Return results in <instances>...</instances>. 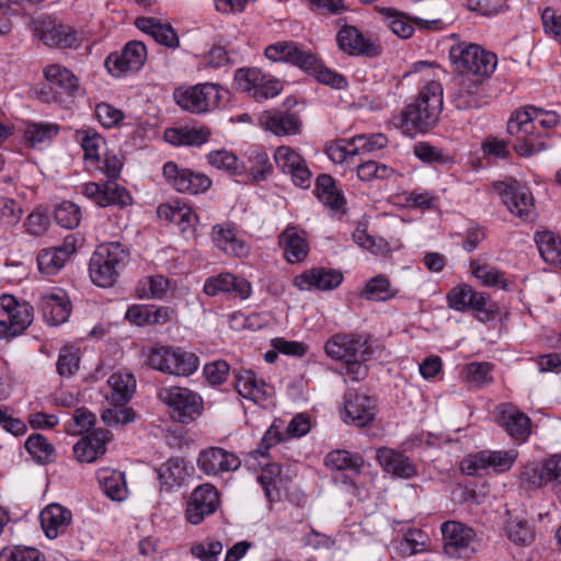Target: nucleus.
<instances>
[{
  "mask_svg": "<svg viewBox=\"0 0 561 561\" xmlns=\"http://www.w3.org/2000/svg\"><path fill=\"white\" fill-rule=\"evenodd\" d=\"M414 72H420L421 87L415 102L409 104L401 113L402 125L408 129L427 131L433 128L443 110V70L424 61L414 64Z\"/></svg>",
  "mask_w": 561,
  "mask_h": 561,
  "instance_id": "obj_1",
  "label": "nucleus"
},
{
  "mask_svg": "<svg viewBox=\"0 0 561 561\" xmlns=\"http://www.w3.org/2000/svg\"><path fill=\"white\" fill-rule=\"evenodd\" d=\"M560 117L554 111H545L535 106H527L514 112L507 122V131L516 137L514 150L523 157H530L547 148L538 126L545 130L554 128Z\"/></svg>",
  "mask_w": 561,
  "mask_h": 561,
  "instance_id": "obj_2",
  "label": "nucleus"
},
{
  "mask_svg": "<svg viewBox=\"0 0 561 561\" xmlns=\"http://www.w3.org/2000/svg\"><path fill=\"white\" fill-rule=\"evenodd\" d=\"M127 252L119 242L100 244L89 263L91 280L99 287L113 286L124 267Z\"/></svg>",
  "mask_w": 561,
  "mask_h": 561,
  "instance_id": "obj_3",
  "label": "nucleus"
},
{
  "mask_svg": "<svg viewBox=\"0 0 561 561\" xmlns=\"http://www.w3.org/2000/svg\"><path fill=\"white\" fill-rule=\"evenodd\" d=\"M147 365L162 374L191 376L199 366V358L181 347L156 344L147 351Z\"/></svg>",
  "mask_w": 561,
  "mask_h": 561,
  "instance_id": "obj_4",
  "label": "nucleus"
},
{
  "mask_svg": "<svg viewBox=\"0 0 561 561\" xmlns=\"http://www.w3.org/2000/svg\"><path fill=\"white\" fill-rule=\"evenodd\" d=\"M449 58L460 76H472L484 79L496 68V55L485 51L477 44L458 43L451 46Z\"/></svg>",
  "mask_w": 561,
  "mask_h": 561,
  "instance_id": "obj_5",
  "label": "nucleus"
},
{
  "mask_svg": "<svg viewBox=\"0 0 561 561\" xmlns=\"http://www.w3.org/2000/svg\"><path fill=\"white\" fill-rule=\"evenodd\" d=\"M227 91L216 83H198L190 88L174 91L176 104L184 111L202 114L218 108Z\"/></svg>",
  "mask_w": 561,
  "mask_h": 561,
  "instance_id": "obj_6",
  "label": "nucleus"
},
{
  "mask_svg": "<svg viewBox=\"0 0 561 561\" xmlns=\"http://www.w3.org/2000/svg\"><path fill=\"white\" fill-rule=\"evenodd\" d=\"M157 396L162 403L171 408L172 417L183 424L195 421L204 409L202 397L185 387H162Z\"/></svg>",
  "mask_w": 561,
  "mask_h": 561,
  "instance_id": "obj_7",
  "label": "nucleus"
},
{
  "mask_svg": "<svg viewBox=\"0 0 561 561\" xmlns=\"http://www.w3.org/2000/svg\"><path fill=\"white\" fill-rule=\"evenodd\" d=\"M0 339L11 340L25 332L34 320L33 307L24 300H18L12 295L0 297Z\"/></svg>",
  "mask_w": 561,
  "mask_h": 561,
  "instance_id": "obj_8",
  "label": "nucleus"
},
{
  "mask_svg": "<svg viewBox=\"0 0 561 561\" xmlns=\"http://www.w3.org/2000/svg\"><path fill=\"white\" fill-rule=\"evenodd\" d=\"M492 187L506 205L510 213L524 221L535 219V199L528 187L513 179L494 182Z\"/></svg>",
  "mask_w": 561,
  "mask_h": 561,
  "instance_id": "obj_9",
  "label": "nucleus"
},
{
  "mask_svg": "<svg viewBox=\"0 0 561 561\" xmlns=\"http://www.w3.org/2000/svg\"><path fill=\"white\" fill-rule=\"evenodd\" d=\"M517 457L516 449L481 450L467 456L461 462V470L468 476H481L490 470L501 474L513 467Z\"/></svg>",
  "mask_w": 561,
  "mask_h": 561,
  "instance_id": "obj_10",
  "label": "nucleus"
},
{
  "mask_svg": "<svg viewBox=\"0 0 561 561\" xmlns=\"http://www.w3.org/2000/svg\"><path fill=\"white\" fill-rule=\"evenodd\" d=\"M32 25L35 36L49 47L73 48L80 44L76 30L57 22L50 15H38L32 21Z\"/></svg>",
  "mask_w": 561,
  "mask_h": 561,
  "instance_id": "obj_11",
  "label": "nucleus"
},
{
  "mask_svg": "<svg viewBox=\"0 0 561 561\" xmlns=\"http://www.w3.org/2000/svg\"><path fill=\"white\" fill-rule=\"evenodd\" d=\"M238 88L257 102L275 98L283 90L277 79L267 78L256 68H240L234 73Z\"/></svg>",
  "mask_w": 561,
  "mask_h": 561,
  "instance_id": "obj_12",
  "label": "nucleus"
},
{
  "mask_svg": "<svg viewBox=\"0 0 561 561\" xmlns=\"http://www.w3.org/2000/svg\"><path fill=\"white\" fill-rule=\"evenodd\" d=\"M327 356L343 363L367 360L370 356L369 346L359 334L337 333L332 335L324 344Z\"/></svg>",
  "mask_w": 561,
  "mask_h": 561,
  "instance_id": "obj_13",
  "label": "nucleus"
},
{
  "mask_svg": "<svg viewBox=\"0 0 561 561\" xmlns=\"http://www.w3.org/2000/svg\"><path fill=\"white\" fill-rule=\"evenodd\" d=\"M444 551L455 559L470 558L476 552V533L472 528L455 520H448L440 527Z\"/></svg>",
  "mask_w": 561,
  "mask_h": 561,
  "instance_id": "obj_14",
  "label": "nucleus"
},
{
  "mask_svg": "<svg viewBox=\"0 0 561 561\" xmlns=\"http://www.w3.org/2000/svg\"><path fill=\"white\" fill-rule=\"evenodd\" d=\"M162 173L168 184L180 193L202 194L211 185V180L206 174L180 168L173 161L164 163Z\"/></svg>",
  "mask_w": 561,
  "mask_h": 561,
  "instance_id": "obj_15",
  "label": "nucleus"
},
{
  "mask_svg": "<svg viewBox=\"0 0 561 561\" xmlns=\"http://www.w3.org/2000/svg\"><path fill=\"white\" fill-rule=\"evenodd\" d=\"M264 55L273 62H287L304 70L314 69L317 65V57L293 41L271 44L265 48Z\"/></svg>",
  "mask_w": 561,
  "mask_h": 561,
  "instance_id": "obj_16",
  "label": "nucleus"
},
{
  "mask_svg": "<svg viewBox=\"0 0 561 561\" xmlns=\"http://www.w3.org/2000/svg\"><path fill=\"white\" fill-rule=\"evenodd\" d=\"M147 60L146 45L138 41L128 42L121 53H112L105 59V67L113 76L139 71Z\"/></svg>",
  "mask_w": 561,
  "mask_h": 561,
  "instance_id": "obj_17",
  "label": "nucleus"
},
{
  "mask_svg": "<svg viewBox=\"0 0 561 561\" xmlns=\"http://www.w3.org/2000/svg\"><path fill=\"white\" fill-rule=\"evenodd\" d=\"M219 492L215 485L204 483L191 493L185 516L192 525L201 524L207 516L213 515L219 507Z\"/></svg>",
  "mask_w": 561,
  "mask_h": 561,
  "instance_id": "obj_18",
  "label": "nucleus"
},
{
  "mask_svg": "<svg viewBox=\"0 0 561 561\" xmlns=\"http://www.w3.org/2000/svg\"><path fill=\"white\" fill-rule=\"evenodd\" d=\"M274 160L283 173L290 175L296 186L310 187L312 173L298 151L287 146H280L275 150Z\"/></svg>",
  "mask_w": 561,
  "mask_h": 561,
  "instance_id": "obj_19",
  "label": "nucleus"
},
{
  "mask_svg": "<svg viewBox=\"0 0 561 561\" xmlns=\"http://www.w3.org/2000/svg\"><path fill=\"white\" fill-rule=\"evenodd\" d=\"M484 79L472 76H460L458 87L453 93L451 102L460 111L479 108L486 104Z\"/></svg>",
  "mask_w": 561,
  "mask_h": 561,
  "instance_id": "obj_20",
  "label": "nucleus"
},
{
  "mask_svg": "<svg viewBox=\"0 0 561 561\" xmlns=\"http://www.w3.org/2000/svg\"><path fill=\"white\" fill-rule=\"evenodd\" d=\"M337 47L350 56L376 57L381 49L370 38L366 37L357 27L343 25L336 34Z\"/></svg>",
  "mask_w": 561,
  "mask_h": 561,
  "instance_id": "obj_21",
  "label": "nucleus"
},
{
  "mask_svg": "<svg viewBox=\"0 0 561 561\" xmlns=\"http://www.w3.org/2000/svg\"><path fill=\"white\" fill-rule=\"evenodd\" d=\"M203 290L207 296L228 294L240 300H245L252 294V285L243 277L226 272L208 277L204 283Z\"/></svg>",
  "mask_w": 561,
  "mask_h": 561,
  "instance_id": "obj_22",
  "label": "nucleus"
},
{
  "mask_svg": "<svg viewBox=\"0 0 561 561\" xmlns=\"http://www.w3.org/2000/svg\"><path fill=\"white\" fill-rule=\"evenodd\" d=\"M241 465L240 458L220 447H209L198 455L197 466L207 476L237 470Z\"/></svg>",
  "mask_w": 561,
  "mask_h": 561,
  "instance_id": "obj_23",
  "label": "nucleus"
},
{
  "mask_svg": "<svg viewBox=\"0 0 561 561\" xmlns=\"http://www.w3.org/2000/svg\"><path fill=\"white\" fill-rule=\"evenodd\" d=\"M176 310L170 306L131 305L128 307L125 319L137 327L161 325L171 321Z\"/></svg>",
  "mask_w": 561,
  "mask_h": 561,
  "instance_id": "obj_24",
  "label": "nucleus"
},
{
  "mask_svg": "<svg viewBox=\"0 0 561 561\" xmlns=\"http://www.w3.org/2000/svg\"><path fill=\"white\" fill-rule=\"evenodd\" d=\"M375 415L376 404L373 398L351 391L345 394L343 415L345 423L363 427L373 422Z\"/></svg>",
  "mask_w": 561,
  "mask_h": 561,
  "instance_id": "obj_25",
  "label": "nucleus"
},
{
  "mask_svg": "<svg viewBox=\"0 0 561 561\" xmlns=\"http://www.w3.org/2000/svg\"><path fill=\"white\" fill-rule=\"evenodd\" d=\"M210 236L216 248L229 256L241 259L250 254V244L238 234L230 224L213 226Z\"/></svg>",
  "mask_w": 561,
  "mask_h": 561,
  "instance_id": "obj_26",
  "label": "nucleus"
},
{
  "mask_svg": "<svg viewBox=\"0 0 561 561\" xmlns=\"http://www.w3.org/2000/svg\"><path fill=\"white\" fill-rule=\"evenodd\" d=\"M447 305L450 309L465 312L477 311L486 312L488 296L484 293L474 290L468 284H458L453 287L446 296Z\"/></svg>",
  "mask_w": 561,
  "mask_h": 561,
  "instance_id": "obj_27",
  "label": "nucleus"
},
{
  "mask_svg": "<svg viewBox=\"0 0 561 561\" xmlns=\"http://www.w3.org/2000/svg\"><path fill=\"white\" fill-rule=\"evenodd\" d=\"M343 275L340 271L316 267L297 275L294 285L300 290H332L340 286Z\"/></svg>",
  "mask_w": 561,
  "mask_h": 561,
  "instance_id": "obj_28",
  "label": "nucleus"
},
{
  "mask_svg": "<svg viewBox=\"0 0 561 561\" xmlns=\"http://www.w3.org/2000/svg\"><path fill=\"white\" fill-rule=\"evenodd\" d=\"M157 213L159 218L176 225L183 234L187 237L194 236L198 217L192 207L185 203L176 199L161 204Z\"/></svg>",
  "mask_w": 561,
  "mask_h": 561,
  "instance_id": "obj_29",
  "label": "nucleus"
},
{
  "mask_svg": "<svg viewBox=\"0 0 561 561\" xmlns=\"http://www.w3.org/2000/svg\"><path fill=\"white\" fill-rule=\"evenodd\" d=\"M75 252L76 239L73 237H67L58 247L41 250L37 254L39 272L47 276L56 275Z\"/></svg>",
  "mask_w": 561,
  "mask_h": 561,
  "instance_id": "obj_30",
  "label": "nucleus"
},
{
  "mask_svg": "<svg viewBox=\"0 0 561 561\" xmlns=\"http://www.w3.org/2000/svg\"><path fill=\"white\" fill-rule=\"evenodd\" d=\"M375 10L383 16L387 26L400 38L408 39L414 34V24L419 27H428L435 24L437 20H424L421 18H410L403 12L392 8L376 7Z\"/></svg>",
  "mask_w": 561,
  "mask_h": 561,
  "instance_id": "obj_31",
  "label": "nucleus"
},
{
  "mask_svg": "<svg viewBox=\"0 0 561 561\" xmlns=\"http://www.w3.org/2000/svg\"><path fill=\"white\" fill-rule=\"evenodd\" d=\"M38 307L49 325L65 323L71 313L70 300L61 289L43 294Z\"/></svg>",
  "mask_w": 561,
  "mask_h": 561,
  "instance_id": "obj_32",
  "label": "nucleus"
},
{
  "mask_svg": "<svg viewBox=\"0 0 561 561\" xmlns=\"http://www.w3.org/2000/svg\"><path fill=\"white\" fill-rule=\"evenodd\" d=\"M110 439L111 433L108 431L96 428L73 445V455L79 462H94L105 454L106 443Z\"/></svg>",
  "mask_w": 561,
  "mask_h": 561,
  "instance_id": "obj_33",
  "label": "nucleus"
},
{
  "mask_svg": "<svg viewBox=\"0 0 561 561\" xmlns=\"http://www.w3.org/2000/svg\"><path fill=\"white\" fill-rule=\"evenodd\" d=\"M234 379L238 393L247 400L261 404L271 396V387L250 369L238 370Z\"/></svg>",
  "mask_w": 561,
  "mask_h": 561,
  "instance_id": "obj_34",
  "label": "nucleus"
},
{
  "mask_svg": "<svg viewBox=\"0 0 561 561\" xmlns=\"http://www.w3.org/2000/svg\"><path fill=\"white\" fill-rule=\"evenodd\" d=\"M71 522V511L60 504H49L41 513V525L45 536L49 539L66 534Z\"/></svg>",
  "mask_w": 561,
  "mask_h": 561,
  "instance_id": "obj_35",
  "label": "nucleus"
},
{
  "mask_svg": "<svg viewBox=\"0 0 561 561\" xmlns=\"http://www.w3.org/2000/svg\"><path fill=\"white\" fill-rule=\"evenodd\" d=\"M376 458L382 469L393 477L411 479L416 474V468L409 457L392 448H379Z\"/></svg>",
  "mask_w": 561,
  "mask_h": 561,
  "instance_id": "obj_36",
  "label": "nucleus"
},
{
  "mask_svg": "<svg viewBox=\"0 0 561 561\" xmlns=\"http://www.w3.org/2000/svg\"><path fill=\"white\" fill-rule=\"evenodd\" d=\"M278 244L283 250L286 261L291 264L302 262L309 253L305 232L300 231L296 226H288L279 234Z\"/></svg>",
  "mask_w": 561,
  "mask_h": 561,
  "instance_id": "obj_37",
  "label": "nucleus"
},
{
  "mask_svg": "<svg viewBox=\"0 0 561 561\" xmlns=\"http://www.w3.org/2000/svg\"><path fill=\"white\" fill-rule=\"evenodd\" d=\"M136 390V379L127 371H116L107 379L106 399L116 407H125Z\"/></svg>",
  "mask_w": 561,
  "mask_h": 561,
  "instance_id": "obj_38",
  "label": "nucleus"
},
{
  "mask_svg": "<svg viewBox=\"0 0 561 561\" xmlns=\"http://www.w3.org/2000/svg\"><path fill=\"white\" fill-rule=\"evenodd\" d=\"M499 422L507 434L517 440L524 442L530 434V419L514 405L500 407Z\"/></svg>",
  "mask_w": 561,
  "mask_h": 561,
  "instance_id": "obj_39",
  "label": "nucleus"
},
{
  "mask_svg": "<svg viewBox=\"0 0 561 561\" xmlns=\"http://www.w3.org/2000/svg\"><path fill=\"white\" fill-rule=\"evenodd\" d=\"M135 25L142 33L151 36L157 43L168 47L176 48L180 45L175 30L168 23H162L156 18H137Z\"/></svg>",
  "mask_w": 561,
  "mask_h": 561,
  "instance_id": "obj_40",
  "label": "nucleus"
},
{
  "mask_svg": "<svg viewBox=\"0 0 561 561\" xmlns=\"http://www.w3.org/2000/svg\"><path fill=\"white\" fill-rule=\"evenodd\" d=\"M95 474L101 490L108 499L122 502L127 497V483L122 471L112 468H100Z\"/></svg>",
  "mask_w": 561,
  "mask_h": 561,
  "instance_id": "obj_41",
  "label": "nucleus"
},
{
  "mask_svg": "<svg viewBox=\"0 0 561 561\" xmlns=\"http://www.w3.org/2000/svg\"><path fill=\"white\" fill-rule=\"evenodd\" d=\"M264 127L276 136L295 135L300 130V119L287 111L266 112L261 117Z\"/></svg>",
  "mask_w": 561,
  "mask_h": 561,
  "instance_id": "obj_42",
  "label": "nucleus"
},
{
  "mask_svg": "<svg viewBox=\"0 0 561 561\" xmlns=\"http://www.w3.org/2000/svg\"><path fill=\"white\" fill-rule=\"evenodd\" d=\"M77 140L81 144L88 170L99 169L101 154L105 150V139L93 129L77 131Z\"/></svg>",
  "mask_w": 561,
  "mask_h": 561,
  "instance_id": "obj_43",
  "label": "nucleus"
},
{
  "mask_svg": "<svg viewBox=\"0 0 561 561\" xmlns=\"http://www.w3.org/2000/svg\"><path fill=\"white\" fill-rule=\"evenodd\" d=\"M161 485L171 491L180 488L188 478L190 472L183 458L174 457L168 459L158 469Z\"/></svg>",
  "mask_w": 561,
  "mask_h": 561,
  "instance_id": "obj_44",
  "label": "nucleus"
},
{
  "mask_svg": "<svg viewBox=\"0 0 561 561\" xmlns=\"http://www.w3.org/2000/svg\"><path fill=\"white\" fill-rule=\"evenodd\" d=\"M210 130L206 127L168 128L164 139L173 146L199 147L209 140Z\"/></svg>",
  "mask_w": 561,
  "mask_h": 561,
  "instance_id": "obj_45",
  "label": "nucleus"
},
{
  "mask_svg": "<svg viewBox=\"0 0 561 561\" xmlns=\"http://www.w3.org/2000/svg\"><path fill=\"white\" fill-rule=\"evenodd\" d=\"M316 195L318 199L333 210H343L345 197L337 188L335 180L329 174H320L316 181Z\"/></svg>",
  "mask_w": 561,
  "mask_h": 561,
  "instance_id": "obj_46",
  "label": "nucleus"
},
{
  "mask_svg": "<svg viewBox=\"0 0 561 561\" xmlns=\"http://www.w3.org/2000/svg\"><path fill=\"white\" fill-rule=\"evenodd\" d=\"M257 479L268 502L282 500L285 485L280 467L277 463H264L263 471Z\"/></svg>",
  "mask_w": 561,
  "mask_h": 561,
  "instance_id": "obj_47",
  "label": "nucleus"
},
{
  "mask_svg": "<svg viewBox=\"0 0 561 561\" xmlns=\"http://www.w3.org/2000/svg\"><path fill=\"white\" fill-rule=\"evenodd\" d=\"M170 289V280L163 275H150L140 279L136 287L141 299H163Z\"/></svg>",
  "mask_w": 561,
  "mask_h": 561,
  "instance_id": "obj_48",
  "label": "nucleus"
},
{
  "mask_svg": "<svg viewBox=\"0 0 561 561\" xmlns=\"http://www.w3.org/2000/svg\"><path fill=\"white\" fill-rule=\"evenodd\" d=\"M536 243L541 257L549 264L561 267V238L551 231L536 234Z\"/></svg>",
  "mask_w": 561,
  "mask_h": 561,
  "instance_id": "obj_49",
  "label": "nucleus"
},
{
  "mask_svg": "<svg viewBox=\"0 0 561 561\" xmlns=\"http://www.w3.org/2000/svg\"><path fill=\"white\" fill-rule=\"evenodd\" d=\"M45 77L53 85L60 88L69 95L76 93L79 88L77 77L60 65L48 66L45 69Z\"/></svg>",
  "mask_w": 561,
  "mask_h": 561,
  "instance_id": "obj_50",
  "label": "nucleus"
},
{
  "mask_svg": "<svg viewBox=\"0 0 561 561\" xmlns=\"http://www.w3.org/2000/svg\"><path fill=\"white\" fill-rule=\"evenodd\" d=\"M324 463L332 469L350 470L358 473L364 465V459L359 454H351L347 450L337 449L327 455Z\"/></svg>",
  "mask_w": 561,
  "mask_h": 561,
  "instance_id": "obj_51",
  "label": "nucleus"
},
{
  "mask_svg": "<svg viewBox=\"0 0 561 561\" xmlns=\"http://www.w3.org/2000/svg\"><path fill=\"white\" fill-rule=\"evenodd\" d=\"M397 295L388 277L377 275L367 280L362 296L368 300L387 301Z\"/></svg>",
  "mask_w": 561,
  "mask_h": 561,
  "instance_id": "obj_52",
  "label": "nucleus"
},
{
  "mask_svg": "<svg viewBox=\"0 0 561 561\" xmlns=\"http://www.w3.org/2000/svg\"><path fill=\"white\" fill-rule=\"evenodd\" d=\"M392 543L401 556L410 557L425 549L426 535L420 529H409L401 538L393 540Z\"/></svg>",
  "mask_w": 561,
  "mask_h": 561,
  "instance_id": "obj_53",
  "label": "nucleus"
},
{
  "mask_svg": "<svg viewBox=\"0 0 561 561\" xmlns=\"http://www.w3.org/2000/svg\"><path fill=\"white\" fill-rule=\"evenodd\" d=\"M540 482L549 485L561 501V456L554 455L547 459L539 473Z\"/></svg>",
  "mask_w": 561,
  "mask_h": 561,
  "instance_id": "obj_54",
  "label": "nucleus"
},
{
  "mask_svg": "<svg viewBox=\"0 0 561 561\" xmlns=\"http://www.w3.org/2000/svg\"><path fill=\"white\" fill-rule=\"evenodd\" d=\"M58 126L50 123L27 122L24 138L31 146L50 141L58 134Z\"/></svg>",
  "mask_w": 561,
  "mask_h": 561,
  "instance_id": "obj_55",
  "label": "nucleus"
},
{
  "mask_svg": "<svg viewBox=\"0 0 561 561\" xmlns=\"http://www.w3.org/2000/svg\"><path fill=\"white\" fill-rule=\"evenodd\" d=\"M207 160L214 168L224 170L232 175L245 172V167L239 162L238 158L232 152L225 149L209 152Z\"/></svg>",
  "mask_w": 561,
  "mask_h": 561,
  "instance_id": "obj_56",
  "label": "nucleus"
},
{
  "mask_svg": "<svg viewBox=\"0 0 561 561\" xmlns=\"http://www.w3.org/2000/svg\"><path fill=\"white\" fill-rule=\"evenodd\" d=\"M25 449L37 462L48 463L54 459V446L41 434L31 435L25 442Z\"/></svg>",
  "mask_w": 561,
  "mask_h": 561,
  "instance_id": "obj_57",
  "label": "nucleus"
},
{
  "mask_svg": "<svg viewBox=\"0 0 561 561\" xmlns=\"http://www.w3.org/2000/svg\"><path fill=\"white\" fill-rule=\"evenodd\" d=\"M506 534L510 540L518 546H528L535 539L533 527L524 519H511L506 526Z\"/></svg>",
  "mask_w": 561,
  "mask_h": 561,
  "instance_id": "obj_58",
  "label": "nucleus"
},
{
  "mask_svg": "<svg viewBox=\"0 0 561 561\" xmlns=\"http://www.w3.org/2000/svg\"><path fill=\"white\" fill-rule=\"evenodd\" d=\"M388 139L383 134L357 135L352 138L353 151L356 156L371 153L385 148Z\"/></svg>",
  "mask_w": 561,
  "mask_h": 561,
  "instance_id": "obj_59",
  "label": "nucleus"
},
{
  "mask_svg": "<svg viewBox=\"0 0 561 561\" xmlns=\"http://www.w3.org/2000/svg\"><path fill=\"white\" fill-rule=\"evenodd\" d=\"M249 161L251 165L248 169L245 168V171H249L253 182L263 181L270 175L272 164L265 151L260 149L251 151Z\"/></svg>",
  "mask_w": 561,
  "mask_h": 561,
  "instance_id": "obj_60",
  "label": "nucleus"
},
{
  "mask_svg": "<svg viewBox=\"0 0 561 561\" xmlns=\"http://www.w3.org/2000/svg\"><path fill=\"white\" fill-rule=\"evenodd\" d=\"M54 216L59 226L73 229L80 224L81 211L75 203L64 201L56 206Z\"/></svg>",
  "mask_w": 561,
  "mask_h": 561,
  "instance_id": "obj_61",
  "label": "nucleus"
},
{
  "mask_svg": "<svg viewBox=\"0 0 561 561\" xmlns=\"http://www.w3.org/2000/svg\"><path fill=\"white\" fill-rule=\"evenodd\" d=\"M393 174L394 170L392 168L373 160L362 162L357 167V176L364 182H369L375 179H390Z\"/></svg>",
  "mask_w": 561,
  "mask_h": 561,
  "instance_id": "obj_62",
  "label": "nucleus"
},
{
  "mask_svg": "<svg viewBox=\"0 0 561 561\" xmlns=\"http://www.w3.org/2000/svg\"><path fill=\"white\" fill-rule=\"evenodd\" d=\"M95 423V415L87 409H77L67 422V433L73 436L83 435L89 433Z\"/></svg>",
  "mask_w": 561,
  "mask_h": 561,
  "instance_id": "obj_63",
  "label": "nucleus"
},
{
  "mask_svg": "<svg viewBox=\"0 0 561 561\" xmlns=\"http://www.w3.org/2000/svg\"><path fill=\"white\" fill-rule=\"evenodd\" d=\"M0 561H45V558L35 548L9 546L0 551Z\"/></svg>",
  "mask_w": 561,
  "mask_h": 561,
  "instance_id": "obj_64",
  "label": "nucleus"
}]
</instances>
